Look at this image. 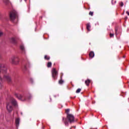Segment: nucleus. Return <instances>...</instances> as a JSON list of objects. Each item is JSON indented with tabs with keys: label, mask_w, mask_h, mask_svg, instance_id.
Masks as SVG:
<instances>
[{
	"label": "nucleus",
	"mask_w": 129,
	"mask_h": 129,
	"mask_svg": "<svg viewBox=\"0 0 129 129\" xmlns=\"http://www.w3.org/2000/svg\"><path fill=\"white\" fill-rule=\"evenodd\" d=\"M0 72L4 73V80H7L8 82H11L12 81V79L11 77L9 75V74L7 73V68L5 66V64H0Z\"/></svg>",
	"instance_id": "1"
},
{
	"label": "nucleus",
	"mask_w": 129,
	"mask_h": 129,
	"mask_svg": "<svg viewBox=\"0 0 129 129\" xmlns=\"http://www.w3.org/2000/svg\"><path fill=\"white\" fill-rule=\"evenodd\" d=\"M62 121L64 122L66 125L68 126V123H73L75 122V118L74 115L72 114H68L67 116V118L64 117H62Z\"/></svg>",
	"instance_id": "2"
},
{
	"label": "nucleus",
	"mask_w": 129,
	"mask_h": 129,
	"mask_svg": "<svg viewBox=\"0 0 129 129\" xmlns=\"http://www.w3.org/2000/svg\"><path fill=\"white\" fill-rule=\"evenodd\" d=\"M15 96L17 98L21 100V101H28L32 98V95L28 94L27 95H21V94H15Z\"/></svg>",
	"instance_id": "3"
},
{
	"label": "nucleus",
	"mask_w": 129,
	"mask_h": 129,
	"mask_svg": "<svg viewBox=\"0 0 129 129\" xmlns=\"http://www.w3.org/2000/svg\"><path fill=\"white\" fill-rule=\"evenodd\" d=\"M18 12L15 10L12 11L10 13V19L12 22H14L15 20H17L18 19Z\"/></svg>",
	"instance_id": "4"
},
{
	"label": "nucleus",
	"mask_w": 129,
	"mask_h": 129,
	"mask_svg": "<svg viewBox=\"0 0 129 129\" xmlns=\"http://www.w3.org/2000/svg\"><path fill=\"white\" fill-rule=\"evenodd\" d=\"M10 62H11L12 64H14V65H18L20 62V60L19 59V57L13 56L11 58Z\"/></svg>",
	"instance_id": "5"
},
{
	"label": "nucleus",
	"mask_w": 129,
	"mask_h": 129,
	"mask_svg": "<svg viewBox=\"0 0 129 129\" xmlns=\"http://www.w3.org/2000/svg\"><path fill=\"white\" fill-rule=\"evenodd\" d=\"M52 77L54 80L57 79V75H58V73L56 70V69L53 68L51 71Z\"/></svg>",
	"instance_id": "6"
},
{
	"label": "nucleus",
	"mask_w": 129,
	"mask_h": 129,
	"mask_svg": "<svg viewBox=\"0 0 129 129\" xmlns=\"http://www.w3.org/2000/svg\"><path fill=\"white\" fill-rule=\"evenodd\" d=\"M30 67H31V63H30V61H27V62L23 66L22 69L24 71H27L28 68H30Z\"/></svg>",
	"instance_id": "7"
},
{
	"label": "nucleus",
	"mask_w": 129,
	"mask_h": 129,
	"mask_svg": "<svg viewBox=\"0 0 129 129\" xmlns=\"http://www.w3.org/2000/svg\"><path fill=\"white\" fill-rule=\"evenodd\" d=\"M7 109L9 112H12V111H13V106L12 105V103H9L7 104Z\"/></svg>",
	"instance_id": "8"
},
{
	"label": "nucleus",
	"mask_w": 129,
	"mask_h": 129,
	"mask_svg": "<svg viewBox=\"0 0 129 129\" xmlns=\"http://www.w3.org/2000/svg\"><path fill=\"white\" fill-rule=\"evenodd\" d=\"M11 100L13 105H14V106H17V105H18V102H17V100H16L15 98L11 97Z\"/></svg>",
	"instance_id": "9"
},
{
	"label": "nucleus",
	"mask_w": 129,
	"mask_h": 129,
	"mask_svg": "<svg viewBox=\"0 0 129 129\" xmlns=\"http://www.w3.org/2000/svg\"><path fill=\"white\" fill-rule=\"evenodd\" d=\"M10 41L11 42L13 43V44H14L15 45H16V44H17L18 43L17 40L14 37H12L10 39Z\"/></svg>",
	"instance_id": "10"
},
{
	"label": "nucleus",
	"mask_w": 129,
	"mask_h": 129,
	"mask_svg": "<svg viewBox=\"0 0 129 129\" xmlns=\"http://www.w3.org/2000/svg\"><path fill=\"white\" fill-rule=\"evenodd\" d=\"M15 123L16 127L18 128L19 127V125L20 124V118H17L15 120Z\"/></svg>",
	"instance_id": "11"
},
{
	"label": "nucleus",
	"mask_w": 129,
	"mask_h": 129,
	"mask_svg": "<svg viewBox=\"0 0 129 129\" xmlns=\"http://www.w3.org/2000/svg\"><path fill=\"white\" fill-rule=\"evenodd\" d=\"M89 55L90 58H93V57H94V52L90 51Z\"/></svg>",
	"instance_id": "12"
},
{
	"label": "nucleus",
	"mask_w": 129,
	"mask_h": 129,
	"mask_svg": "<svg viewBox=\"0 0 129 129\" xmlns=\"http://www.w3.org/2000/svg\"><path fill=\"white\" fill-rule=\"evenodd\" d=\"M90 29H91V26L90 25V24L88 23L87 24V30L89 31V32H90Z\"/></svg>",
	"instance_id": "13"
},
{
	"label": "nucleus",
	"mask_w": 129,
	"mask_h": 129,
	"mask_svg": "<svg viewBox=\"0 0 129 129\" xmlns=\"http://www.w3.org/2000/svg\"><path fill=\"white\" fill-rule=\"evenodd\" d=\"M20 49L22 52H25V47L23 45H20Z\"/></svg>",
	"instance_id": "14"
},
{
	"label": "nucleus",
	"mask_w": 129,
	"mask_h": 129,
	"mask_svg": "<svg viewBox=\"0 0 129 129\" xmlns=\"http://www.w3.org/2000/svg\"><path fill=\"white\" fill-rule=\"evenodd\" d=\"M90 82H91V81L89 79H88L86 81H85V84L87 86L89 85V83H90Z\"/></svg>",
	"instance_id": "15"
},
{
	"label": "nucleus",
	"mask_w": 129,
	"mask_h": 129,
	"mask_svg": "<svg viewBox=\"0 0 129 129\" xmlns=\"http://www.w3.org/2000/svg\"><path fill=\"white\" fill-rule=\"evenodd\" d=\"M59 84H62L64 83V81L62 80V77H60V80L58 81Z\"/></svg>",
	"instance_id": "16"
},
{
	"label": "nucleus",
	"mask_w": 129,
	"mask_h": 129,
	"mask_svg": "<svg viewBox=\"0 0 129 129\" xmlns=\"http://www.w3.org/2000/svg\"><path fill=\"white\" fill-rule=\"evenodd\" d=\"M47 67H48V68H50V67H51V66H52V62H47Z\"/></svg>",
	"instance_id": "17"
},
{
	"label": "nucleus",
	"mask_w": 129,
	"mask_h": 129,
	"mask_svg": "<svg viewBox=\"0 0 129 129\" xmlns=\"http://www.w3.org/2000/svg\"><path fill=\"white\" fill-rule=\"evenodd\" d=\"M44 59L45 60H50V56L48 55H44Z\"/></svg>",
	"instance_id": "18"
},
{
	"label": "nucleus",
	"mask_w": 129,
	"mask_h": 129,
	"mask_svg": "<svg viewBox=\"0 0 129 129\" xmlns=\"http://www.w3.org/2000/svg\"><path fill=\"white\" fill-rule=\"evenodd\" d=\"M66 111V113H67V115H68V114H69V111H70V109H67L65 110Z\"/></svg>",
	"instance_id": "19"
},
{
	"label": "nucleus",
	"mask_w": 129,
	"mask_h": 129,
	"mask_svg": "<svg viewBox=\"0 0 129 129\" xmlns=\"http://www.w3.org/2000/svg\"><path fill=\"white\" fill-rule=\"evenodd\" d=\"M4 3H5L6 5L9 4V0H3Z\"/></svg>",
	"instance_id": "20"
},
{
	"label": "nucleus",
	"mask_w": 129,
	"mask_h": 129,
	"mask_svg": "<svg viewBox=\"0 0 129 129\" xmlns=\"http://www.w3.org/2000/svg\"><path fill=\"white\" fill-rule=\"evenodd\" d=\"M113 37H114V34L110 33V38H113Z\"/></svg>",
	"instance_id": "21"
},
{
	"label": "nucleus",
	"mask_w": 129,
	"mask_h": 129,
	"mask_svg": "<svg viewBox=\"0 0 129 129\" xmlns=\"http://www.w3.org/2000/svg\"><path fill=\"white\" fill-rule=\"evenodd\" d=\"M117 31H118L117 27H115V33L116 35H117Z\"/></svg>",
	"instance_id": "22"
},
{
	"label": "nucleus",
	"mask_w": 129,
	"mask_h": 129,
	"mask_svg": "<svg viewBox=\"0 0 129 129\" xmlns=\"http://www.w3.org/2000/svg\"><path fill=\"white\" fill-rule=\"evenodd\" d=\"M80 91H81V89H78L76 91V93H80Z\"/></svg>",
	"instance_id": "23"
},
{
	"label": "nucleus",
	"mask_w": 129,
	"mask_h": 129,
	"mask_svg": "<svg viewBox=\"0 0 129 129\" xmlns=\"http://www.w3.org/2000/svg\"><path fill=\"white\" fill-rule=\"evenodd\" d=\"M89 15L90 16H91L92 17V16H93V12L90 11V12H89Z\"/></svg>",
	"instance_id": "24"
},
{
	"label": "nucleus",
	"mask_w": 129,
	"mask_h": 129,
	"mask_svg": "<svg viewBox=\"0 0 129 129\" xmlns=\"http://www.w3.org/2000/svg\"><path fill=\"white\" fill-rule=\"evenodd\" d=\"M119 5L120 7H123V2H120Z\"/></svg>",
	"instance_id": "25"
},
{
	"label": "nucleus",
	"mask_w": 129,
	"mask_h": 129,
	"mask_svg": "<svg viewBox=\"0 0 129 129\" xmlns=\"http://www.w3.org/2000/svg\"><path fill=\"white\" fill-rule=\"evenodd\" d=\"M4 35V33L2 31H0V37H2Z\"/></svg>",
	"instance_id": "26"
},
{
	"label": "nucleus",
	"mask_w": 129,
	"mask_h": 129,
	"mask_svg": "<svg viewBox=\"0 0 129 129\" xmlns=\"http://www.w3.org/2000/svg\"><path fill=\"white\" fill-rule=\"evenodd\" d=\"M2 87H3V85L0 83V89H2Z\"/></svg>",
	"instance_id": "27"
},
{
	"label": "nucleus",
	"mask_w": 129,
	"mask_h": 129,
	"mask_svg": "<svg viewBox=\"0 0 129 129\" xmlns=\"http://www.w3.org/2000/svg\"><path fill=\"white\" fill-rule=\"evenodd\" d=\"M126 14H127L129 16V12H128V11H126Z\"/></svg>",
	"instance_id": "28"
},
{
	"label": "nucleus",
	"mask_w": 129,
	"mask_h": 129,
	"mask_svg": "<svg viewBox=\"0 0 129 129\" xmlns=\"http://www.w3.org/2000/svg\"><path fill=\"white\" fill-rule=\"evenodd\" d=\"M52 101V99L51 98H49V102H51Z\"/></svg>",
	"instance_id": "29"
},
{
	"label": "nucleus",
	"mask_w": 129,
	"mask_h": 129,
	"mask_svg": "<svg viewBox=\"0 0 129 129\" xmlns=\"http://www.w3.org/2000/svg\"><path fill=\"white\" fill-rule=\"evenodd\" d=\"M0 80H1V81H3V79L0 77Z\"/></svg>",
	"instance_id": "30"
},
{
	"label": "nucleus",
	"mask_w": 129,
	"mask_h": 129,
	"mask_svg": "<svg viewBox=\"0 0 129 129\" xmlns=\"http://www.w3.org/2000/svg\"><path fill=\"white\" fill-rule=\"evenodd\" d=\"M112 5H113V0H112V2H111Z\"/></svg>",
	"instance_id": "31"
},
{
	"label": "nucleus",
	"mask_w": 129,
	"mask_h": 129,
	"mask_svg": "<svg viewBox=\"0 0 129 129\" xmlns=\"http://www.w3.org/2000/svg\"><path fill=\"white\" fill-rule=\"evenodd\" d=\"M73 127H71L70 128V129H72Z\"/></svg>",
	"instance_id": "32"
},
{
	"label": "nucleus",
	"mask_w": 129,
	"mask_h": 129,
	"mask_svg": "<svg viewBox=\"0 0 129 129\" xmlns=\"http://www.w3.org/2000/svg\"><path fill=\"white\" fill-rule=\"evenodd\" d=\"M123 58H125V56H123Z\"/></svg>",
	"instance_id": "33"
},
{
	"label": "nucleus",
	"mask_w": 129,
	"mask_h": 129,
	"mask_svg": "<svg viewBox=\"0 0 129 129\" xmlns=\"http://www.w3.org/2000/svg\"><path fill=\"white\" fill-rule=\"evenodd\" d=\"M25 1V2H27V0H24Z\"/></svg>",
	"instance_id": "34"
},
{
	"label": "nucleus",
	"mask_w": 129,
	"mask_h": 129,
	"mask_svg": "<svg viewBox=\"0 0 129 129\" xmlns=\"http://www.w3.org/2000/svg\"><path fill=\"white\" fill-rule=\"evenodd\" d=\"M54 97H56V96H54Z\"/></svg>",
	"instance_id": "35"
},
{
	"label": "nucleus",
	"mask_w": 129,
	"mask_h": 129,
	"mask_svg": "<svg viewBox=\"0 0 129 129\" xmlns=\"http://www.w3.org/2000/svg\"><path fill=\"white\" fill-rule=\"evenodd\" d=\"M115 3H116V1H115Z\"/></svg>",
	"instance_id": "36"
}]
</instances>
